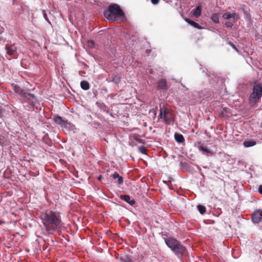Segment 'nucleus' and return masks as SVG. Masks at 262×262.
<instances>
[{
	"label": "nucleus",
	"instance_id": "8",
	"mask_svg": "<svg viewBox=\"0 0 262 262\" xmlns=\"http://www.w3.org/2000/svg\"><path fill=\"white\" fill-rule=\"evenodd\" d=\"M262 211L261 210L255 211L252 215V221L254 224H258L262 221Z\"/></svg>",
	"mask_w": 262,
	"mask_h": 262
},
{
	"label": "nucleus",
	"instance_id": "1",
	"mask_svg": "<svg viewBox=\"0 0 262 262\" xmlns=\"http://www.w3.org/2000/svg\"><path fill=\"white\" fill-rule=\"evenodd\" d=\"M40 220L45 227L46 234H54L62 225L60 213L57 211L47 210L42 212Z\"/></svg>",
	"mask_w": 262,
	"mask_h": 262
},
{
	"label": "nucleus",
	"instance_id": "36",
	"mask_svg": "<svg viewBox=\"0 0 262 262\" xmlns=\"http://www.w3.org/2000/svg\"><path fill=\"white\" fill-rule=\"evenodd\" d=\"M150 52H151V50H146V53L148 55L150 53Z\"/></svg>",
	"mask_w": 262,
	"mask_h": 262
},
{
	"label": "nucleus",
	"instance_id": "39",
	"mask_svg": "<svg viewBox=\"0 0 262 262\" xmlns=\"http://www.w3.org/2000/svg\"><path fill=\"white\" fill-rule=\"evenodd\" d=\"M224 35V33L220 34V36H221V37H222V38L223 37L222 36V35Z\"/></svg>",
	"mask_w": 262,
	"mask_h": 262
},
{
	"label": "nucleus",
	"instance_id": "40",
	"mask_svg": "<svg viewBox=\"0 0 262 262\" xmlns=\"http://www.w3.org/2000/svg\"><path fill=\"white\" fill-rule=\"evenodd\" d=\"M209 95H203L204 96H205V97H208Z\"/></svg>",
	"mask_w": 262,
	"mask_h": 262
},
{
	"label": "nucleus",
	"instance_id": "7",
	"mask_svg": "<svg viewBox=\"0 0 262 262\" xmlns=\"http://www.w3.org/2000/svg\"><path fill=\"white\" fill-rule=\"evenodd\" d=\"M7 53L13 57H15L16 55L17 47L15 45L12 44H6L5 46Z\"/></svg>",
	"mask_w": 262,
	"mask_h": 262
},
{
	"label": "nucleus",
	"instance_id": "21",
	"mask_svg": "<svg viewBox=\"0 0 262 262\" xmlns=\"http://www.w3.org/2000/svg\"><path fill=\"white\" fill-rule=\"evenodd\" d=\"M197 208H198V211L201 214H204L205 213L206 210V208L205 206H204L202 205H198L197 206Z\"/></svg>",
	"mask_w": 262,
	"mask_h": 262
},
{
	"label": "nucleus",
	"instance_id": "22",
	"mask_svg": "<svg viewBox=\"0 0 262 262\" xmlns=\"http://www.w3.org/2000/svg\"><path fill=\"white\" fill-rule=\"evenodd\" d=\"M211 18L213 23H219L218 14L213 13L211 15Z\"/></svg>",
	"mask_w": 262,
	"mask_h": 262
},
{
	"label": "nucleus",
	"instance_id": "14",
	"mask_svg": "<svg viewBox=\"0 0 262 262\" xmlns=\"http://www.w3.org/2000/svg\"><path fill=\"white\" fill-rule=\"evenodd\" d=\"M53 120L57 124L62 126H66L68 123L67 120H63L62 117L58 115H55Z\"/></svg>",
	"mask_w": 262,
	"mask_h": 262
},
{
	"label": "nucleus",
	"instance_id": "13",
	"mask_svg": "<svg viewBox=\"0 0 262 262\" xmlns=\"http://www.w3.org/2000/svg\"><path fill=\"white\" fill-rule=\"evenodd\" d=\"M158 89L160 90H167L168 86L166 80L165 79H161L158 82Z\"/></svg>",
	"mask_w": 262,
	"mask_h": 262
},
{
	"label": "nucleus",
	"instance_id": "27",
	"mask_svg": "<svg viewBox=\"0 0 262 262\" xmlns=\"http://www.w3.org/2000/svg\"><path fill=\"white\" fill-rule=\"evenodd\" d=\"M112 81L114 83H115L116 84H118V83L120 82V77L117 76V75H115L113 78V80H112Z\"/></svg>",
	"mask_w": 262,
	"mask_h": 262
},
{
	"label": "nucleus",
	"instance_id": "32",
	"mask_svg": "<svg viewBox=\"0 0 262 262\" xmlns=\"http://www.w3.org/2000/svg\"><path fill=\"white\" fill-rule=\"evenodd\" d=\"M119 177H120V176L117 172H115L113 174V178L114 179H118Z\"/></svg>",
	"mask_w": 262,
	"mask_h": 262
},
{
	"label": "nucleus",
	"instance_id": "24",
	"mask_svg": "<svg viewBox=\"0 0 262 262\" xmlns=\"http://www.w3.org/2000/svg\"><path fill=\"white\" fill-rule=\"evenodd\" d=\"M225 41L226 44H228V45H230L234 50H235L237 52H238V50L237 49L236 46L233 42L229 41L228 38L225 39Z\"/></svg>",
	"mask_w": 262,
	"mask_h": 262
},
{
	"label": "nucleus",
	"instance_id": "4",
	"mask_svg": "<svg viewBox=\"0 0 262 262\" xmlns=\"http://www.w3.org/2000/svg\"><path fill=\"white\" fill-rule=\"evenodd\" d=\"M200 70L202 71L203 73H205V74L208 78L210 84L212 86L216 88L221 81L219 76L213 72H208L205 68H201Z\"/></svg>",
	"mask_w": 262,
	"mask_h": 262
},
{
	"label": "nucleus",
	"instance_id": "5",
	"mask_svg": "<svg viewBox=\"0 0 262 262\" xmlns=\"http://www.w3.org/2000/svg\"><path fill=\"white\" fill-rule=\"evenodd\" d=\"M262 96V85L260 83H255L253 86V91L249 97V101L257 102Z\"/></svg>",
	"mask_w": 262,
	"mask_h": 262
},
{
	"label": "nucleus",
	"instance_id": "34",
	"mask_svg": "<svg viewBox=\"0 0 262 262\" xmlns=\"http://www.w3.org/2000/svg\"><path fill=\"white\" fill-rule=\"evenodd\" d=\"M151 2L154 5H156L159 3V0H151Z\"/></svg>",
	"mask_w": 262,
	"mask_h": 262
},
{
	"label": "nucleus",
	"instance_id": "17",
	"mask_svg": "<svg viewBox=\"0 0 262 262\" xmlns=\"http://www.w3.org/2000/svg\"><path fill=\"white\" fill-rule=\"evenodd\" d=\"M174 137L176 141L179 143H182L185 141L184 136L181 134L175 133Z\"/></svg>",
	"mask_w": 262,
	"mask_h": 262
},
{
	"label": "nucleus",
	"instance_id": "42",
	"mask_svg": "<svg viewBox=\"0 0 262 262\" xmlns=\"http://www.w3.org/2000/svg\"><path fill=\"white\" fill-rule=\"evenodd\" d=\"M119 257H120V256H119V255H118L117 256H116V258L117 259H119Z\"/></svg>",
	"mask_w": 262,
	"mask_h": 262
},
{
	"label": "nucleus",
	"instance_id": "16",
	"mask_svg": "<svg viewBox=\"0 0 262 262\" xmlns=\"http://www.w3.org/2000/svg\"><path fill=\"white\" fill-rule=\"evenodd\" d=\"M119 260L121 262H132L131 257L128 254H121L119 257Z\"/></svg>",
	"mask_w": 262,
	"mask_h": 262
},
{
	"label": "nucleus",
	"instance_id": "38",
	"mask_svg": "<svg viewBox=\"0 0 262 262\" xmlns=\"http://www.w3.org/2000/svg\"><path fill=\"white\" fill-rule=\"evenodd\" d=\"M137 141L139 142L140 143H142L140 139H138Z\"/></svg>",
	"mask_w": 262,
	"mask_h": 262
},
{
	"label": "nucleus",
	"instance_id": "9",
	"mask_svg": "<svg viewBox=\"0 0 262 262\" xmlns=\"http://www.w3.org/2000/svg\"><path fill=\"white\" fill-rule=\"evenodd\" d=\"M222 17L224 19H230L234 21L238 19V14L235 12L230 13L228 12L224 13Z\"/></svg>",
	"mask_w": 262,
	"mask_h": 262
},
{
	"label": "nucleus",
	"instance_id": "23",
	"mask_svg": "<svg viewBox=\"0 0 262 262\" xmlns=\"http://www.w3.org/2000/svg\"><path fill=\"white\" fill-rule=\"evenodd\" d=\"M201 35V34H194L191 37V39L193 40L194 42H196L198 40L202 38Z\"/></svg>",
	"mask_w": 262,
	"mask_h": 262
},
{
	"label": "nucleus",
	"instance_id": "20",
	"mask_svg": "<svg viewBox=\"0 0 262 262\" xmlns=\"http://www.w3.org/2000/svg\"><path fill=\"white\" fill-rule=\"evenodd\" d=\"M80 86L82 90L86 91L90 89V84L88 81L83 80L80 82Z\"/></svg>",
	"mask_w": 262,
	"mask_h": 262
},
{
	"label": "nucleus",
	"instance_id": "10",
	"mask_svg": "<svg viewBox=\"0 0 262 262\" xmlns=\"http://www.w3.org/2000/svg\"><path fill=\"white\" fill-rule=\"evenodd\" d=\"M120 198L131 206H134L136 203L135 200L134 199H131L129 195L122 194L120 195Z\"/></svg>",
	"mask_w": 262,
	"mask_h": 262
},
{
	"label": "nucleus",
	"instance_id": "25",
	"mask_svg": "<svg viewBox=\"0 0 262 262\" xmlns=\"http://www.w3.org/2000/svg\"><path fill=\"white\" fill-rule=\"evenodd\" d=\"M187 22L190 25H191V26H192L193 27H194V28H198V29H200L201 28V27H200L199 25L196 23V22H194L193 21H192V20H186Z\"/></svg>",
	"mask_w": 262,
	"mask_h": 262
},
{
	"label": "nucleus",
	"instance_id": "41",
	"mask_svg": "<svg viewBox=\"0 0 262 262\" xmlns=\"http://www.w3.org/2000/svg\"><path fill=\"white\" fill-rule=\"evenodd\" d=\"M2 113V109H1V107L0 106V115Z\"/></svg>",
	"mask_w": 262,
	"mask_h": 262
},
{
	"label": "nucleus",
	"instance_id": "11",
	"mask_svg": "<svg viewBox=\"0 0 262 262\" xmlns=\"http://www.w3.org/2000/svg\"><path fill=\"white\" fill-rule=\"evenodd\" d=\"M199 149L201 151L203 154L207 156H212L214 155L213 151L209 150L207 147L203 145H200L199 146Z\"/></svg>",
	"mask_w": 262,
	"mask_h": 262
},
{
	"label": "nucleus",
	"instance_id": "30",
	"mask_svg": "<svg viewBox=\"0 0 262 262\" xmlns=\"http://www.w3.org/2000/svg\"><path fill=\"white\" fill-rule=\"evenodd\" d=\"M225 25L226 27L230 28L233 26V23L231 21H228L225 23Z\"/></svg>",
	"mask_w": 262,
	"mask_h": 262
},
{
	"label": "nucleus",
	"instance_id": "18",
	"mask_svg": "<svg viewBox=\"0 0 262 262\" xmlns=\"http://www.w3.org/2000/svg\"><path fill=\"white\" fill-rule=\"evenodd\" d=\"M256 142L254 140H248L244 142L243 145L245 147H250L255 145Z\"/></svg>",
	"mask_w": 262,
	"mask_h": 262
},
{
	"label": "nucleus",
	"instance_id": "37",
	"mask_svg": "<svg viewBox=\"0 0 262 262\" xmlns=\"http://www.w3.org/2000/svg\"><path fill=\"white\" fill-rule=\"evenodd\" d=\"M102 178V176L101 175H100L99 176L98 178V180H100Z\"/></svg>",
	"mask_w": 262,
	"mask_h": 262
},
{
	"label": "nucleus",
	"instance_id": "19",
	"mask_svg": "<svg viewBox=\"0 0 262 262\" xmlns=\"http://www.w3.org/2000/svg\"><path fill=\"white\" fill-rule=\"evenodd\" d=\"M193 15L196 17H199L201 14V7L199 6L196 8L192 10Z\"/></svg>",
	"mask_w": 262,
	"mask_h": 262
},
{
	"label": "nucleus",
	"instance_id": "35",
	"mask_svg": "<svg viewBox=\"0 0 262 262\" xmlns=\"http://www.w3.org/2000/svg\"><path fill=\"white\" fill-rule=\"evenodd\" d=\"M5 42V39L3 37H0V44L3 43Z\"/></svg>",
	"mask_w": 262,
	"mask_h": 262
},
{
	"label": "nucleus",
	"instance_id": "15",
	"mask_svg": "<svg viewBox=\"0 0 262 262\" xmlns=\"http://www.w3.org/2000/svg\"><path fill=\"white\" fill-rule=\"evenodd\" d=\"M11 86L16 93L19 95L21 97L23 96V94H25V92L19 85L16 84H12Z\"/></svg>",
	"mask_w": 262,
	"mask_h": 262
},
{
	"label": "nucleus",
	"instance_id": "2",
	"mask_svg": "<svg viewBox=\"0 0 262 262\" xmlns=\"http://www.w3.org/2000/svg\"><path fill=\"white\" fill-rule=\"evenodd\" d=\"M104 16L109 20L115 21L118 19H123L124 13L117 4H111L104 12Z\"/></svg>",
	"mask_w": 262,
	"mask_h": 262
},
{
	"label": "nucleus",
	"instance_id": "26",
	"mask_svg": "<svg viewBox=\"0 0 262 262\" xmlns=\"http://www.w3.org/2000/svg\"><path fill=\"white\" fill-rule=\"evenodd\" d=\"M138 148V151L140 152H141L143 154H144V155H147V154L146 153V148L145 146H139Z\"/></svg>",
	"mask_w": 262,
	"mask_h": 262
},
{
	"label": "nucleus",
	"instance_id": "3",
	"mask_svg": "<svg viewBox=\"0 0 262 262\" xmlns=\"http://www.w3.org/2000/svg\"><path fill=\"white\" fill-rule=\"evenodd\" d=\"M167 247L178 257H180L187 252V249L180 242L173 237L164 238Z\"/></svg>",
	"mask_w": 262,
	"mask_h": 262
},
{
	"label": "nucleus",
	"instance_id": "33",
	"mask_svg": "<svg viewBox=\"0 0 262 262\" xmlns=\"http://www.w3.org/2000/svg\"><path fill=\"white\" fill-rule=\"evenodd\" d=\"M258 192L260 194H262V185L259 186L258 188Z\"/></svg>",
	"mask_w": 262,
	"mask_h": 262
},
{
	"label": "nucleus",
	"instance_id": "6",
	"mask_svg": "<svg viewBox=\"0 0 262 262\" xmlns=\"http://www.w3.org/2000/svg\"><path fill=\"white\" fill-rule=\"evenodd\" d=\"M160 118H163L165 122L168 124L173 123V118L172 115L169 110L164 106L162 107L160 106Z\"/></svg>",
	"mask_w": 262,
	"mask_h": 262
},
{
	"label": "nucleus",
	"instance_id": "29",
	"mask_svg": "<svg viewBox=\"0 0 262 262\" xmlns=\"http://www.w3.org/2000/svg\"><path fill=\"white\" fill-rule=\"evenodd\" d=\"M42 14H43L44 18L46 19V21H47L48 22L50 23L49 20V19H48V18L47 17V14L46 13L45 11V10H42Z\"/></svg>",
	"mask_w": 262,
	"mask_h": 262
},
{
	"label": "nucleus",
	"instance_id": "12",
	"mask_svg": "<svg viewBox=\"0 0 262 262\" xmlns=\"http://www.w3.org/2000/svg\"><path fill=\"white\" fill-rule=\"evenodd\" d=\"M22 97L28 100L29 103L31 104L35 103L36 101V99L34 95L30 93L25 92V94H23Z\"/></svg>",
	"mask_w": 262,
	"mask_h": 262
},
{
	"label": "nucleus",
	"instance_id": "28",
	"mask_svg": "<svg viewBox=\"0 0 262 262\" xmlns=\"http://www.w3.org/2000/svg\"><path fill=\"white\" fill-rule=\"evenodd\" d=\"M88 43L89 45V46L92 48H94L95 47V42L93 40H88Z\"/></svg>",
	"mask_w": 262,
	"mask_h": 262
},
{
	"label": "nucleus",
	"instance_id": "31",
	"mask_svg": "<svg viewBox=\"0 0 262 262\" xmlns=\"http://www.w3.org/2000/svg\"><path fill=\"white\" fill-rule=\"evenodd\" d=\"M123 177L121 176L119 177L118 178V183L120 185V184H123Z\"/></svg>",
	"mask_w": 262,
	"mask_h": 262
}]
</instances>
